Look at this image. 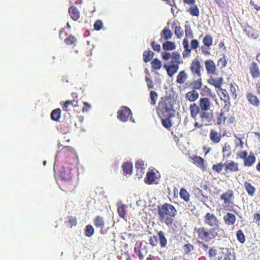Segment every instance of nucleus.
<instances>
[{"label":"nucleus","instance_id":"f257e3e1","mask_svg":"<svg viewBox=\"0 0 260 260\" xmlns=\"http://www.w3.org/2000/svg\"><path fill=\"white\" fill-rule=\"evenodd\" d=\"M211 105V102L208 98H200L198 105L193 103L189 105L191 117L196 119L199 114L202 122H210L213 117V113L210 110Z\"/></svg>","mask_w":260,"mask_h":260},{"label":"nucleus","instance_id":"f03ea898","mask_svg":"<svg viewBox=\"0 0 260 260\" xmlns=\"http://www.w3.org/2000/svg\"><path fill=\"white\" fill-rule=\"evenodd\" d=\"M174 100L170 95L162 96L159 99L158 105L156 108V112L159 118L170 117L174 115Z\"/></svg>","mask_w":260,"mask_h":260},{"label":"nucleus","instance_id":"7ed1b4c3","mask_svg":"<svg viewBox=\"0 0 260 260\" xmlns=\"http://www.w3.org/2000/svg\"><path fill=\"white\" fill-rule=\"evenodd\" d=\"M176 214V209L171 204L165 203L158 207V218L161 222L165 223L168 226L173 224Z\"/></svg>","mask_w":260,"mask_h":260},{"label":"nucleus","instance_id":"20e7f679","mask_svg":"<svg viewBox=\"0 0 260 260\" xmlns=\"http://www.w3.org/2000/svg\"><path fill=\"white\" fill-rule=\"evenodd\" d=\"M217 230V228H208L202 226L195 227L193 231L194 234L197 235L198 239L205 242H209L218 236Z\"/></svg>","mask_w":260,"mask_h":260},{"label":"nucleus","instance_id":"39448f33","mask_svg":"<svg viewBox=\"0 0 260 260\" xmlns=\"http://www.w3.org/2000/svg\"><path fill=\"white\" fill-rule=\"evenodd\" d=\"M64 158L65 165H72L78 161V156L74 149L71 146H66L59 151L56 155Z\"/></svg>","mask_w":260,"mask_h":260},{"label":"nucleus","instance_id":"423d86ee","mask_svg":"<svg viewBox=\"0 0 260 260\" xmlns=\"http://www.w3.org/2000/svg\"><path fill=\"white\" fill-rule=\"evenodd\" d=\"M59 177L63 181L66 189L70 190L73 188L72 174L71 169L64 164L58 171Z\"/></svg>","mask_w":260,"mask_h":260},{"label":"nucleus","instance_id":"0eeeda50","mask_svg":"<svg viewBox=\"0 0 260 260\" xmlns=\"http://www.w3.org/2000/svg\"><path fill=\"white\" fill-rule=\"evenodd\" d=\"M157 237L155 235H153L150 237L149 239V242L152 247H155L158 244L159 241L160 247L161 248H165L166 247L168 240L165 236L164 232L160 231L157 232Z\"/></svg>","mask_w":260,"mask_h":260},{"label":"nucleus","instance_id":"6e6552de","mask_svg":"<svg viewBox=\"0 0 260 260\" xmlns=\"http://www.w3.org/2000/svg\"><path fill=\"white\" fill-rule=\"evenodd\" d=\"M117 118L122 122H126L132 113L130 109L126 106H122L117 113Z\"/></svg>","mask_w":260,"mask_h":260},{"label":"nucleus","instance_id":"1a4fd4ad","mask_svg":"<svg viewBox=\"0 0 260 260\" xmlns=\"http://www.w3.org/2000/svg\"><path fill=\"white\" fill-rule=\"evenodd\" d=\"M189 68L193 76L198 77H201V71L203 70V67L198 59L195 58L192 60Z\"/></svg>","mask_w":260,"mask_h":260},{"label":"nucleus","instance_id":"9d476101","mask_svg":"<svg viewBox=\"0 0 260 260\" xmlns=\"http://www.w3.org/2000/svg\"><path fill=\"white\" fill-rule=\"evenodd\" d=\"M221 200L223 201V204L226 206H230L233 203L234 199V192L233 190L229 189L226 192H223L220 196Z\"/></svg>","mask_w":260,"mask_h":260},{"label":"nucleus","instance_id":"9b49d317","mask_svg":"<svg viewBox=\"0 0 260 260\" xmlns=\"http://www.w3.org/2000/svg\"><path fill=\"white\" fill-rule=\"evenodd\" d=\"M217 258L218 260H234V256L228 248H220Z\"/></svg>","mask_w":260,"mask_h":260},{"label":"nucleus","instance_id":"f8f14e48","mask_svg":"<svg viewBox=\"0 0 260 260\" xmlns=\"http://www.w3.org/2000/svg\"><path fill=\"white\" fill-rule=\"evenodd\" d=\"M204 221L211 227H214V228L219 227V221L213 214L209 212L206 213L204 217Z\"/></svg>","mask_w":260,"mask_h":260},{"label":"nucleus","instance_id":"ddd939ff","mask_svg":"<svg viewBox=\"0 0 260 260\" xmlns=\"http://www.w3.org/2000/svg\"><path fill=\"white\" fill-rule=\"evenodd\" d=\"M224 170L227 173L238 171L239 164L233 160H227L224 162Z\"/></svg>","mask_w":260,"mask_h":260},{"label":"nucleus","instance_id":"4468645a","mask_svg":"<svg viewBox=\"0 0 260 260\" xmlns=\"http://www.w3.org/2000/svg\"><path fill=\"white\" fill-rule=\"evenodd\" d=\"M220 94H219L221 100L223 101L224 103V108L228 110L231 106L230 98L228 92L226 89H220Z\"/></svg>","mask_w":260,"mask_h":260},{"label":"nucleus","instance_id":"2eb2a0df","mask_svg":"<svg viewBox=\"0 0 260 260\" xmlns=\"http://www.w3.org/2000/svg\"><path fill=\"white\" fill-rule=\"evenodd\" d=\"M246 98L248 103L254 107H258L260 105V101L256 95L248 92L246 94Z\"/></svg>","mask_w":260,"mask_h":260},{"label":"nucleus","instance_id":"dca6fc26","mask_svg":"<svg viewBox=\"0 0 260 260\" xmlns=\"http://www.w3.org/2000/svg\"><path fill=\"white\" fill-rule=\"evenodd\" d=\"M68 13L71 19L74 21H77L80 18V12L74 5L69 8Z\"/></svg>","mask_w":260,"mask_h":260},{"label":"nucleus","instance_id":"f3484780","mask_svg":"<svg viewBox=\"0 0 260 260\" xmlns=\"http://www.w3.org/2000/svg\"><path fill=\"white\" fill-rule=\"evenodd\" d=\"M164 68L166 70L168 75L171 78L178 72L179 66L177 64H164Z\"/></svg>","mask_w":260,"mask_h":260},{"label":"nucleus","instance_id":"a211bd4d","mask_svg":"<svg viewBox=\"0 0 260 260\" xmlns=\"http://www.w3.org/2000/svg\"><path fill=\"white\" fill-rule=\"evenodd\" d=\"M209 137L210 140L214 144L218 143L222 138L221 133L213 129L210 130Z\"/></svg>","mask_w":260,"mask_h":260},{"label":"nucleus","instance_id":"6ab92c4d","mask_svg":"<svg viewBox=\"0 0 260 260\" xmlns=\"http://www.w3.org/2000/svg\"><path fill=\"white\" fill-rule=\"evenodd\" d=\"M250 73L253 78H256L260 77V70L257 64L255 62H252L249 66Z\"/></svg>","mask_w":260,"mask_h":260},{"label":"nucleus","instance_id":"aec40b11","mask_svg":"<svg viewBox=\"0 0 260 260\" xmlns=\"http://www.w3.org/2000/svg\"><path fill=\"white\" fill-rule=\"evenodd\" d=\"M205 68L208 74H214L216 68L214 62L212 60H207L205 61Z\"/></svg>","mask_w":260,"mask_h":260},{"label":"nucleus","instance_id":"412c9836","mask_svg":"<svg viewBox=\"0 0 260 260\" xmlns=\"http://www.w3.org/2000/svg\"><path fill=\"white\" fill-rule=\"evenodd\" d=\"M199 94L194 90L188 91L185 94V99L190 102H194L199 98Z\"/></svg>","mask_w":260,"mask_h":260},{"label":"nucleus","instance_id":"4be33fe9","mask_svg":"<svg viewBox=\"0 0 260 260\" xmlns=\"http://www.w3.org/2000/svg\"><path fill=\"white\" fill-rule=\"evenodd\" d=\"M182 63L181 55L177 52H173L171 54L170 64H177L179 66Z\"/></svg>","mask_w":260,"mask_h":260},{"label":"nucleus","instance_id":"5701e85b","mask_svg":"<svg viewBox=\"0 0 260 260\" xmlns=\"http://www.w3.org/2000/svg\"><path fill=\"white\" fill-rule=\"evenodd\" d=\"M256 157L252 152H250L249 155L247 156L244 160L243 164L244 166L250 167H251L255 162Z\"/></svg>","mask_w":260,"mask_h":260},{"label":"nucleus","instance_id":"b1692460","mask_svg":"<svg viewBox=\"0 0 260 260\" xmlns=\"http://www.w3.org/2000/svg\"><path fill=\"white\" fill-rule=\"evenodd\" d=\"M244 187L249 196L253 197L254 196L256 188L251 183L247 181L244 182Z\"/></svg>","mask_w":260,"mask_h":260},{"label":"nucleus","instance_id":"393cba45","mask_svg":"<svg viewBox=\"0 0 260 260\" xmlns=\"http://www.w3.org/2000/svg\"><path fill=\"white\" fill-rule=\"evenodd\" d=\"M223 220L226 224L233 225L235 224L236 218L235 216L231 213L228 212L223 217Z\"/></svg>","mask_w":260,"mask_h":260},{"label":"nucleus","instance_id":"a878e982","mask_svg":"<svg viewBox=\"0 0 260 260\" xmlns=\"http://www.w3.org/2000/svg\"><path fill=\"white\" fill-rule=\"evenodd\" d=\"M174 115H171L170 117L169 116L168 117L159 118L161 119V124L162 126L167 129H170V128L172 126V122L171 119L173 117Z\"/></svg>","mask_w":260,"mask_h":260},{"label":"nucleus","instance_id":"bb28decb","mask_svg":"<svg viewBox=\"0 0 260 260\" xmlns=\"http://www.w3.org/2000/svg\"><path fill=\"white\" fill-rule=\"evenodd\" d=\"M223 79L222 78H219L218 79H215L211 78L208 80V82L215 88L221 89V86L222 84Z\"/></svg>","mask_w":260,"mask_h":260},{"label":"nucleus","instance_id":"cd10ccee","mask_svg":"<svg viewBox=\"0 0 260 260\" xmlns=\"http://www.w3.org/2000/svg\"><path fill=\"white\" fill-rule=\"evenodd\" d=\"M187 75L184 70L180 71L176 78V83L182 84L185 82L187 78Z\"/></svg>","mask_w":260,"mask_h":260},{"label":"nucleus","instance_id":"c85d7f7f","mask_svg":"<svg viewBox=\"0 0 260 260\" xmlns=\"http://www.w3.org/2000/svg\"><path fill=\"white\" fill-rule=\"evenodd\" d=\"M192 160L194 164H195L198 167L202 169V170L206 169V167L204 166V159L198 156H195L192 158Z\"/></svg>","mask_w":260,"mask_h":260},{"label":"nucleus","instance_id":"c756f323","mask_svg":"<svg viewBox=\"0 0 260 260\" xmlns=\"http://www.w3.org/2000/svg\"><path fill=\"white\" fill-rule=\"evenodd\" d=\"M94 224L96 228L103 229L105 226V220L104 218L100 216H96L93 220Z\"/></svg>","mask_w":260,"mask_h":260},{"label":"nucleus","instance_id":"7c9ffc66","mask_svg":"<svg viewBox=\"0 0 260 260\" xmlns=\"http://www.w3.org/2000/svg\"><path fill=\"white\" fill-rule=\"evenodd\" d=\"M173 34L171 30L167 27H165L160 32V36L162 39L168 40L172 37Z\"/></svg>","mask_w":260,"mask_h":260},{"label":"nucleus","instance_id":"2f4dec72","mask_svg":"<svg viewBox=\"0 0 260 260\" xmlns=\"http://www.w3.org/2000/svg\"><path fill=\"white\" fill-rule=\"evenodd\" d=\"M155 180V174L152 171L148 172L145 179V183L147 184H152Z\"/></svg>","mask_w":260,"mask_h":260},{"label":"nucleus","instance_id":"473e14b6","mask_svg":"<svg viewBox=\"0 0 260 260\" xmlns=\"http://www.w3.org/2000/svg\"><path fill=\"white\" fill-rule=\"evenodd\" d=\"M122 168L124 174L125 175L131 174L133 170L132 164L125 162L123 164Z\"/></svg>","mask_w":260,"mask_h":260},{"label":"nucleus","instance_id":"72a5a7b5","mask_svg":"<svg viewBox=\"0 0 260 260\" xmlns=\"http://www.w3.org/2000/svg\"><path fill=\"white\" fill-rule=\"evenodd\" d=\"M176 48V45L174 42L167 41L162 44V49L165 51L173 50Z\"/></svg>","mask_w":260,"mask_h":260},{"label":"nucleus","instance_id":"f704fd0d","mask_svg":"<svg viewBox=\"0 0 260 260\" xmlns=\"http://www.w3.org/2000/svg\"><path fill=\"white\" fill-rule=\"evenodd\" d=\"M61 110L57 108L53 110L51 113V118L53 121H58L60 118Z\"/></svg>","mask_w":260,"mask_h":260},{"label":"nucleus","instance_id":"c9c22d12","mask_svg":"<svg viewBox=\"0 0 260 260\" xmlns=\"http://www.w3.org/2000/svg\"><path fill=\"white\" fill-rule=\"evenodd\" d=\"M202 80L201 77H199L196 80L193 81L191 83V85L192 86V90H200L202 86Z\"/></svg>","mask_w":260,"mask_h":260},{"label":"nucleus","instance_id":"e433bc0d","mask_svg":"<svg viewBox=\"0 0 260 260\" xmlns=\"http://www.w3.org/2000/svg\"><path fill=\"white\" fill-rule=\"evenodd\" d=\"M64 42L67 45H74L75 46L77 43V39L76 37L73 35H70L64 39Z\"/></svg>","mask_w":260,"mask_h":260},{"label":"nucleus","instance_id":"4c0bfd02","mask_svg":"<svg viewBox=\"0 0 260 260\" xmlns=\"http://www.w3.org/2000/svg\"><path fill=\"white\" fill-rule=\"evenodd\" d=\"M183 250L184 255H188L194 250L193 245L189 243H187L183 246Z\"/></svg>","mask_w":260,"mask_h":260},{"label":"nucleus","instance_id":"58836bf2","mask_svg":"<svg viewBox=\"0 0 260 260\" xmlns=\"http://www.w3.org/2000/svg\"><path fill=\"white\" fill-rule=\"evenodd\" d=\"M154 53L151 50L145 51L143 53V60L145 62H148L153 58Z\"/></svg>","mask_w":260,"mask_h":260},{"label":"nucleus","instance_id":"ea45409f","mask_svg":"<svg viewBox=\"0 0 260 260\" xmlns=\"http://www.w3.org/2000/svg\"><path fill=\"white\" fill-rule=\"evenodd\" d=\"M126 207V205L121 204L120 206H119L117 208L118 214L119 216L122 218H124L125 216Z\"/></svg>","mask_w":260,"mask_h":260},{"label":"nucleus","instance_id":"a19ab883","mask_svg":"<svg viewBox=\"0 0 260 260\" xmlns=\"http://www.w3.org/2000/svg\"><path fill=\"white\" fill-rule=\"evenodd\" d=\"M188 11L189 12L190 14L193 16H198L200 14L199 9L196 5H191Z\"/></svg>","mask_w":260,"mask_h":260},{"label":"nucleus","instance_id":"79ce46f5","mask_svg":"<svg viewBox=\"0 0 260 260\" xmlns=\"http://www.w3.org/2000/svg\"><path fill=\"white\" fill-rule=\"evenodd\" d=\"M68 218V221H66V224L70 228H72L73 226H75L77 224V218L72 216H69L67 217Z\"/></svg>","mask_w":260,"mask_h":260},{"label":"nucleus","instance_id":"37998d69","mask_svg":"<svg viewBox=\"0 0 260 260\" xmlns=\"http://www.w3.org/2000/svg\"><path fill=\"white\" fill-rule=\"evenodd\" d=\"M135 252L137 253L140 260H143L144 256L142 253L141 250V244L138 245V243H136L135 247L134 248Z\"/></svg>","mask_w":260,"mask_h":260},{"label":"nucleus","instance_id":"c03bdc74","mask_svg":"<svg viewBox=\"0 0 260 260\" xmlns=\"http://www.w3.org/2000/svg\"><path fill=\"white\" fill-rule=\"evenodd\" d=\"M180 196L185 201H189V194L185 188H181L180 191Z\"/></svg>","mask_w":260,"mask_h":260},{"label":"nucleus","instance_id":"a18cd8bd","mask_svg":"<svg viewBox=\"0 0 260 260\" xmlns=\"http://www.w3.org/2000/svg\"><path fill=\"white\" fill-rule=\"evenodd\" d=\"M204 45L207 46H211L213 44V39L210 35H206L203 40Z\"/></svg>","mask_w":260,"mask_h":260},{"label":"nucleus","instance_id":"49530a36","mask_svg":"<svg viewBox=\"0 0 260 260\" xmlns=\"http://www.w3.org/2000/svg\"><path fill=\"white\" fill-rule=\"evenodd\" d=\"M152 68L154 70H159L161 67V62L157 58H154L151 62Z\"/></svg>","mask_w":260,"mask_h":260},{"label":"nucleus","instance_id":"de8ad7c7","mask_svg":"<svg viewBox=\"0 0 260 260\" xmlns=\"http://www.w3.org/2000/svg\"><path fill=\"white\" fill-rule=\"evenodd\" d=\"M231 148L230 145L228 143H225L222 148V152L225 155L226 157L230 156L231 154Z\"/></svg>","mask_w":260,"mask_h":260},{"label":"nucleus","instance_id":"09e8293b","mask_svg":"<svg viewBox=\"0 0 260 260\" xmlns=\"http://www.w3.org/2000/svg\"><path fill=\"white\" fill-rule=\"evenodd\" d=\"M236 236L238 241L243 244L245 241V236L241 230L237 231Z\"/></svg>","mask_w":260,"mask_h":260},{"label":"nucleus","instance_id":"8fccbe9b","mask_svg":"<svg viewBox=\"0 0 260 260\" xmlns=\"http://www.w3.org/2000/svg\"><path fill=\"white\" fill-rule=\"evenodd\" d=\"M157 93L154 90H151L150 92V104L154 106L155 105L157 100Z\"/></svg>","mask_w":260,"mask_h":260},{"label":"nucleus","instance_id":"3c124183","mask_svg":"<svg viewBox=\"0 0 260 260\" xmlns=\"http://www.w3.org/2000/svg\"><path fill=\"white\" fill-rule=\"evenodd\" d=\"M94 229L91 225H87L85 227V235L88 237H91L94 234Z\"/></svg>","mask_w":260,"mask_h":260},{"label":"nucleus","instance_id":"603ef678","mask_svg":"<svg viewBox=\"0 0 260 260\" xmlns=\"http://www.w3.org/2000/svg\"><path fill=\"white\" fill-rule=\"evenodd\" d=\"M234 137L236 138V140H235V148L241 149L244 147V142L242 140V138H238L237 136L235 135Z\"/></svg>","mask_w":260,"mask_h":260},{"label":"nucleus","instance_id":"864d4df0","mask_svg":"<svg viewBox=\"0 0 260 260\" xmlns=\"http://www.w3.org/2000/svg\"><path fill=\"white\" fill-rule=\"evenodd\" d=\"M174 34L178 38H181L183 36V30L180 26L176 25Z\"/></svg>","mask_w":260,"mask_h":260},{"label":"nucleus","instance_id":"5fc2aeb1","mask_svg":"<svg viewBox=\"0 0 260 260\" xmlns=\"http://www.w3.org/2000/svg\"><path fill=\"white\" fill-rule=\"evenodd\" d=\"M206 242L200 240H198L197 241V244H198L199 246L202 248V249L208 252V250H209V245L206 243Z\"/></svg>","mask_w":260,"mask_h":260},{"label":"nucleus","instance_id":"6e6d98bb","mask_svg":"<svg viewBox=\"0 0 260 260\" xmlns=\"http://www.w3.org/2000/svg\"><path fill=\"white\" fill-rule=\"evenodd\" d=\"M226 120V117L223 112H221L217 116L216 123L218 125H220L224 122Z\"/></svg>","mask_w":260,"mask_h":260},{"label":"nucleus","instance_id":"4d7b16f0","mask_svg":"<svg viewBox=\"0 0 260 260\" xmlns=\"http://www.w3.org/2000/svg\"><path fill=\"white\" fill-rule=\"evenodd\" d=\"M223 167L224 168V163L222 164L220 162L213 165L212 170L217 173H220L222 171Z\"/></svg>","mask_w":260,"mask_h":260},{"label":"nucleus","instance_id":"13d9d810","mask_svg":"<svg viewBox=\"0 0 260 260\" xmlns=\"http://www.w3.org/2000/svg\"><path fill=\"white\" fill-rule=\"evenodd\" d=\"M208 254L209 257H214L216 255H218L217 250L214 246L210 247L208 250Z\"/></svg>","mask_w":260,"mask_h":260},{"label":"nucleus","instance_id":"bf43d9fd","mask_svg":"<svg viewBox=\"0 0 260 260\" xmlns=\"http://www.w3.org/2000/svg\"><path fill=\"white\" fill-rule=\"evenodd\" d=\"M136 168L138 170H140L142 171L145 169V165L144 161L142 160H138L135 163Z\"/></svg>","mask_w":260,"mask_h":260},{"label":"nucleus","instance_id":"052dcab7","mask_svg":"<svg viewBox=\"0 0 260 260\" xmlns=\"http://www.w3.org/2000/svg\"><path fill=\"white\" fill-rule=\"evenodd\" d=\"M201 50L202 53L205 55H209L210 54V46H207L203 45L201 47Z\"/></svg>","mask_w":260,"mask_h":260},{"label":"nucleus","instance_id":"680f3d73","mask_svg":"<svg viewBox=\"0 0 260 260\" xmlns=\"http://www.w3.org/2000/svg\"><path fill=\"white\" fill-rule=\"evenodd\" d=\"M227 61L225 56H224L223 57L220 58L218 62L217 66L220 67L221 68H223L226 67Z\"/></svg>","mask_w":260,"mask_h":260},{"label":"nucleus","instance_id":"e2e57ef3","mask_svg":"<svg viewBox=\"0 0 260 260\" xmlns=\"http://www.w3.org/2000/svg\"><path fill=\"white\" fill-rule=\"evenodd\" d=\"M185 33L186 38H192L193 37L192 30L190 27L185 26Z\"/></svg>","mask_w":260,"mask_h":260},{"label":"nucleus","instance_id":"0e129e2a","mask_svg":"<svg viewBox=\"0 0 260 260\" xmlns=\"http://www.w3.org/2000/svg\"><path fill=\"white\" fill-rule=\"evenodd\" d=\"M103 27V23L101 20H96L94 24V28L96 30H100Z\"/></svg>","mask_w":260,"mask_h":260},{"label":"nucleus","instance_id":"69168bd1","mask_svg":"<svg viewBox=\"0 0 260 260\" xmlns=\"http://www.w3.org/2000/svg\"><path fill=\"white\" fill-rule=\"evenodd\" d=\"M248 155V153L246 151H240L237 153V156L241 159H243L244 160L247 156Z\"/></svg>","mask_w":260,"mask_h":260},{"label":"nucleus","instance_id":"338daca9","mask_svg":"<svg viewBox=\"0 0 260 260\" xmlns=\"http://www.w3.org/2000/svg\"><path fill=\"white\" fill-rule=\"evenodd\" d=\"M83 107L82 109V112H87L89 111V109L91 108V105L87 102H83Z\"/></svg>","mask_w":260,"mask_h":260},{"label":"nucleus","instance_id":"774afa93","mask_svg":"<svg viewBox=\"0 0 260 260\" xmlns=\"http://www.w3.org/2000/svg\"><path fill=\"white\" fill-rule=\"evenodd\" d=\"M190 45L192 49H196L199 46V43L197 40L194 39L191 41Z\"/></svg>","mask_w":260,"mask_h":260}]
</instances>
